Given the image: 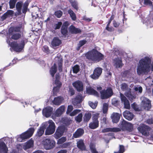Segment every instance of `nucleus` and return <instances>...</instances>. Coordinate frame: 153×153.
Here are the masks:
<instances>
[{
	"label": "nucleus",
	"mask_w": 153,
	"mask_h": 153,
	"mask_svg": "<svg viewBox=\"0 0 153 153\" xmlns=\"http://www.w3.org/2000/svg\"><path fill=\"white\" fill-rule=\"evenodd\" d=\"M56 62L53 66L52 67L50 70V73L52 76H53L54 74L56 72V67L58 66V69L60 72L62 70V60L61 57L57 56L55 58Z\"/></svg>",
	"instance_id": "nucleus-2"
},
{
	"label": "nucleus",
	"mask_w": 153,
	"mask_h": 153,
	"mask_svg": "<svg viewBox=\"0 0 153 153\" xmlns=\"http://www.w3.org/2000/svg\"><path fill=\"white\" fill-rule=\"evenodd\" d=\"M142 103L141 105L145 109L148 110L151 107V102L150 100L146 97H142L141 98Z\"/></svg>",
	"instance_id": "nucleus-10"
},
{
	"label": "nucleus",
	"mask_w": 153,
	"mask_h": 153,
	"mask_svg": "<svg viewBox=\"0 0 153 153\" xmlns=\"http://www.w3.org/2000/svg\"><path fill=\"white\" fill-rule=\"evenodd\" d=\"M21 36V35L19 33H15L14 32L13 34L12 35L11 38L12 39L14 40H16L19 39Z\"/></svg>",
	"instance_id": "nucleus-40"
},
{
	"label": "nucleus",
	"mask_w": 153,
	"mask_h": 153,
	"mask_svg": "<svg viewBox=\"0 0 153 153\" xmlns=\"http://www.w3.org/2000/svg\"><path fill=\"white\" fill-rule=\"evenodd\" d=\"M65 130V127L63 126L59 127L54 135V137L56 139L59 138L63 135Z\"/></svg>",
	"instance_id": "nucleus-11"
},
{
	"label": "nucleus",
	"mask_w": 153,
	"mask_h": 153,
	"mask_svg": "<svg viewBox=\"0 0 153 153\" xmlns=\"http://www.w3.org/2000/svg\"><path fill=\"white\" fill-rule=\"evenodd\" d=\"M45 130V128L42 124V126L38 129L37 133L36 134V136L40 137L44 134Z\"/></svg>",
	"instance_id": "nucleus-33"
},
{
	"label": "nucleus",
	"mask_w": 153,
	"mask_h": 153,
	"mask_svg": "<svg viewBox=\"0 0 153 153\" xmlns=\"http://www.w3.org/2000/svg\"><path fill=\"white\" fill-rule=\"evenodd\" d=\"M91 117V114L89 113H86L84 117V120L86 121H88Z\"/></svg>",
	"instance_id": "nucleus-43"
},
{
	"label": "nucleus",
	"mask_w": 153,
	"mask_h": 153,
	"mask_svg": "<svg viewBox=\"0 0 153 153\" xmlns=\"http://www.w3.org/2000/svg\"><path fill=\"white\" fill-rule=\"evenodd\" d=\"M147 122L149 124H152L153 123V119H149L147 120Z\"/></svg>",
	"instance_id": "nucleus-61"
},
{
	"label": "nucleus",
	"mask_w": 153,
	"mask_h": 153,
	"mask_svg": "<svg viewBox=\"0 0 153 153\" xmlns=\"http://www.w3.org/2000/svg\"><path fill=\"white\" fill-rule=\"evenodd\" d=\"M65 107L64 105H62L56 111L55 115L56 117H59L64 112Z\"/></svg>",
	"instance_id": "nucleus-21"
},
{
	"label": "nucleus",
	"mask_w": 153,
	"mask_h": 153,
	"mask_svg": "<svg viewBox=\"0 0 153 153\" xmlns=\"http://www.w3.org/2000/svg\"><path fill=\"white\" fill-rule=\"evenodd\" d=\"M35 129L33 128L29 129L26 132L23 133L21 135L17 136V141L21 142L23 141L24 140L30 138L32 135Z\"/></svg>",
	"instance_id": "nucleus-4"
},
{
	"label": "nucleus",
	"mask_w": 153,
	"mask_h": 153,
	"mask_svg": "<svg viewBox=\"0 0 153 153\" xmlns=\"http://www.w3.org/2000/svg\"><path fill=\"white\" fill-rule=\"evenodd\" d=\"M62 14V12L60 10H58L56 11L55 13V15L58 18L60 17Z\"/></svg>",
	"instance_id": "nucleus-51"
},
{
	"label": "nucleus",
	"mask_w": 153,
	"mask_h": 153,
	"mask_svg": "<svg viewBox=\"0 0 153 153\" xmlns=\"http://www.w3.org/2000/svg\"><path fill=\"white\" fill-rule=\"evenodd\" d=\"M14 14V12L12 10H8L2 16V20L5 19L6 18L12 16Z\"/></svg>",
	"instance_id": "nucleus-25"
},
{
	"label": "nucleus",
	"mask_w": 153,
	"mask_h": 153,
	"mask_svg": "<svg viewBox=\"0 0 153 153\" xmlns=\"http://www.w3.org/2000/svg\"><path fill=\"white\" fill-rule=\"evenodd\" d=\"M70 31L71 33H79L81 32L80 30L75 28L73 25H71L70 27Z\"/></svg>",
	"instance_id": "nucleus-34"
},
{
	"label": "nucleus",
	"mask_w": 153,
	"mask_h": 153,
	"mask_svg": "<svg viewBox=\"0 0 153 153\" xmlns=\"http://www.w3.org/2000/svg\"><path fill=\"white\" fill-rule=\"evenodd\" d=\"M120 97L121 102L124 103V108L127 109H129L130 106L128 100L124 95L122 93H120Z\"/></svg>",
	"instance_id": "nucleus-15"
},
{
	"label": "nucleus",
	"mask_w": 153,
	"mask_h": 153,
	"mask_svg": "<svg viewBox=\"0 0 153 153\" xmlns=\"http://www.w3.org/2000/svg\"><path fill=\"white\" fill-rule=\"evenodd\" d=\"M99 114L98 113H95L93 114L92 117V119L93 121H98L97 119L98 117Z\"/></svg>",
	"instance_id": "nucleus-54"
},
{
	"label": "nucleus",
	"mask_w": 153,
	"mask_h": 153,
	"mask_svg": "<svg viewBox=\"0 0 153 153\" xmlns=\"http://www.w3.org/2000/svg\"><path fill=\"white\" fill-rule=\"evenodd\" d=\"M28 5V1H26L24 3L23 5L24 9L23 10V12L24 13L25 12L27 9V7Z\"/></svg>",
	"instance_id": "nucleus-55"
},
{
	"label": "nucleus",
	"mask_w": 153,
	"mask_h": 153,
	"mask_svg": "<svg viewBox=\"0 0 153 153\" xmlns=\"http://www.w3.org/2000/svg\"><path fill=\"white\" fill-rule=\"evenodd\" d=\"M17 1V0H10L9 1L10 8L12 9L15 7V4Z\"/></svg>",
	"instance_id": "nucleus-41"
},
{
	"label": "nucleus",
	"mask_w": 153,
	"mask_h": 153,
	"mask_svg": "<svg viewBox=\"0 0 153 153\" xmlns=\"http://www.w3.org/2000/svg\"><path fill=\"white\" fill-rule=\"evenodd\" d=\"M86 41L85 40H83L80 41L78 44L79 48L78 49V50H79V48L85 44L86 43Z\"/></svg>",
	"instance_id": "nucleus-50"
},
{
	"label": "nucleus",
	"mask_w": 153,
	"mask_h": 153,
	"mask_svg": "<svg viewBox=\"0 0 153 153\" xmlns=\"http://www.w3.org/2000/svg\"><path fill=\"white\" fill-rule=\"evenodd\" d=\"M114 66L117 68L121 67L122 66L121 60L119 58L114 59Z\"/></svg>",
	"instance_id": "nucleus-28"
},
{
	"label": "nucleus",
	"mask_w": 153,
	"mask_h": 153,
	"mask_svg": "<svg viewBox=\"0 0 153 153\" xmlns=\"http://www.w3.org/2000/svg\"><path fill=\"white\" fill-rule=\"evenodd\" d=\"M86 91L88 94H93L96 96H98V93L95 90L91 87H88L86 88Z\"/></svg>",
	"instance_id": "nucleus-31"
},
{
	"label": "nucleus",
	"mask_w": 153,
	"mask_h": 153,
	"mask_svg": "<svg viewBox=\"0 0 153 153\" xmlns=\"http://www.w3.org/2000/svg\"><path fill=\"white\" fill-rule=\"evenodd\" d=\"M102 71V69L98 67L94 70L93 74L90 75L91 77L95 79L98 78L101 75Z\"/></svg>",
	"instance_id": "nucleus-13"
},
{
	"label": "nucleus",
	"mask_w": 153,
	"mask_h": 153,
	"mask_svg": "<svg viewBox=\"0 0 153 153\" xmlns=\"http://www.w3.org/2000/svg\"><path fill=\"white\" fill-rule=\"evenodd\" d=\"M125 128L128 131H131L133 130V126L132 124L128 123Z\"/></svg>",
	"instance_id": "nucleus-47"
},
{
	"label": "nucleus",
	"mask_w": 153,
	"mask_h": 153,
	"mask_svg": "<svg viewBox=\"0 0 153 153\" xmlns=\"http://www.w3.org/2000/svg\"><path fill=\"white\" fill-rule=\"evenodd\" d=\"M120 25V24L118 22H116L115 21L113 22V25L115 27H118Z\"/></svg>",
	"instance_id": "nucleus-60"
},
{
	"label": "nucleus",
	"mask_w": 153,
	"mask_h": 153,
	"mask_svg": "<svg viewBox=\"0 0 153 153\" xmlns=\"http://www.w3.org/2000/svg\"><path fill=\"white\" fill-rule=\"evenodd\" d=\"M7 149L5 144L3 142L0 141V153L3 152L4 153H7Z\"/></svg>",
	"instance_id": "nucleus-26"
},
{
	"label": "nucleus",
	"mask_w": 153,
	"mask_h": 153,
	"mask_svg": "<svg viewBox=\"0 0 153 153\" xmlns=\"http://www.w3.org/2000/svg\"><path fill=\"white\" fill-rule=\"evenodd\" d=\"M108 104L106 103H104L103 104L102 111L104 113L107 112L108 111Z\"/></svg>",
	"instance_id": "nucleus-39"
},
{
	"label": "nucleus",
	"mask_w": 153,
	"mask_h": 153,
	"mask_svg": "<svg viewBox=\"0 0 153 153\" xmlns=\"http://www.w3.org/2000/svg\"><path fill=\"white\" fill-rule=\"evenodd\" d=\"M7 42L14 50L16 52L21 51L24 48L25 45L24 41L22 42L21 43L19 44H18L16 42H13L10 43L9 39L7 40Z\"/></svg>",
	"instance_id": "nucleus-6"
},
{
	"label": "nucleus",
	"mask_w": 153,
	"mask_h": 153,
	"mask_svg": "<svg viewBox=\"0 0 153 153\" xmlns=\"http://www.w3.org/2000/svg\"><path fill=\"white\" fill-rule=\"evenodd\" d=\"M68 13L70 14V16L73 20H75L76 19V17L75 13L71 10H69L68 11Z\"/></svg>",
	"instance_id": "nucleus-37"
},
{
	"label": "nucleus",
	"mask_w": 153,
	"mask_h": 153,
	"mask_svg": "<svg viewBox=\"0 0 153 153\" xmlns=\"http://www.w3.org/2000/svg\"><path fill=\"white\" fill-rule=\"evenodd\" d=\"M90 149L92 153H102V152H98L95 148V146L94 144L91 143L90 145Z\"/></svg>",
	"instance_id": "nucleus-35"
},
{
	"label": "nucleus",
	"mask_w": 153,
	"mask_h": 153,
	"mask_svg": "<svg viewBox=\"0 0 153 153\" xmlns=\"http://www.w3.org/2000/svg\"><path fill=\"white\" fill-rule=\"evenodd\" d=\"M69 1L71 3L72 6L76 10H77L78 7L76 2L74 0H69Z\"/></svg>",
	"instance_id": "nucleus-42"
},
{
	"label": "nucleus",
	"mask_w": 153,
	"mask_h": 153,
	"mask_svg": "<svg viewBox=\"0 0 153 153\" xmlns=\"http://www.w3.org/2000/svg\"><path fill=\"white\" fill-rule=\"evenodd\" d=\"M98 121H93L89 125L90 128L92 129H95L97 128L99 125Z\"/></svg>",
	"instance_id": "nucleus-36"
},
{
	"label": "nucleus",
	"mask_w": 153,
	"mask_h": 153,
	"mask_svg": "<svg viewBox=\"0 0 153 153\" xmlns=\"http://www.w3.org/2000/svg\"><path fill=\"white\" fill-rule=\"evenodd\" d=\"M63 99V98L61 97H56L54 98L53 103L55 105H59L62 103Z\"/></svg>",
	"instance_id": "nucleus-24"
},
{
	"label": "nucleus",
	"mask_w": 153,
	"mask_h": 153,
	"mask_svg": "<svg viewBox=\"0 0 153 153\" xmlns=\"http://www.w3.org/2000/svg\"><path fill=\"white\" fill-rule=\"evenodd\" d=\"M82 114H79L78 116H76L75 118V120L76 121H77L78 122H80L82 119Z\"/></svg>",
	"instance_id": "nucleus-48"
},
{
	"label": "nucleus",
	"mask_w": 153,
	"mask_h": 153,
	"mask_svg": "<svg viewBox=\"0 0 153 153\" xmlns=\"http://www.w3.org/2000/svg\"><path fill=\"white\" fill-rule=\"evenodd\" d=\"M101 97L102 99H107L111 97L112 94V91L111 88H108L106 90H103L100 91Z\"/></svg>",
	"instance_id": "nucleus-9"
},
{
	"label": "nucleus",
	"mask_w": 153,
	"mask_h": 153,
	"mask_svg": "<svg viewBox=\"0 0 153 153\" xmlns=\"http://www.w3.org/2000/svg\"><path fill=\"white\" fill-rule=\"evenodd\" d=\"M118 102V101H117V100L115 98L113 99L112 100V103L113 105H117Z\"/></svg>",
	"instance_id": "nucleus-58"
},
{
	"label": "nucleus",
	"mask_w": 153,
	"mask_h": 153,
	"mask_svg": "<svg viewBox=\"0 0 153 153\" xmlns=\"http://www.w3.org/2000/svg\"><path fill=\"white\" fill-rule=\"evenodd\" d=\"M68 25L69 23L67 22H65L63 24L61 29V33L63 35H65L67 33V28Z\"/></svg>",
	"instance_id": "nucleus-29"
},
{
	"label": "nucleus",
	"mask_w": 153,
	"mask_h": 153,
	"mask_svg": "<svg viewBox=\"0 0 153 153\" xmlns=\"http://www.w3.org/2000/svg\"><path fill=\"white\" fill-rule=\"evenodd\" d=\"M83 97L81 94L78 95L73 101V104L75 105L76 103H80L83 100Z\"/></svg>",
	"instance_id": "nucleus-27"
},
{
	"label": "nucleus",
	"mask_w": 153,
	"mask_h": 153,
	"mask_svg": "<svg viewBox=\"0 0 153 153\" xmlns=\"http://www.w3.org/2000/svg\"><path fill=\"white\" fill-rule=\"evenodd\" d=\"M42 125L45 128L48 126L45 132L46 135H51L54 133L55 129V125L54 122L51 120L44 123Z\"/></svg>",
	"instance_id": "nucleus-3"
},
{
	"label": "nucleus",
	"mask_w": 153,
	"mask_h": 153,
	"mask_svg": "<svg viewBox=\"0 0 153 153\" xmlns=\"http://www.w3.org/2000/svg\"><path fill=\"white\" fill-rule=\"evenodd\" d=\"M66 151L65 150H62L59 151L57 153H66Z\"/></svg>",
	"instance_id": "nucleus-64"
},
{
	"label": "nucleus",
	"mask_w": 153,
	"mask_h": 153,
	"mask_svg": "<svg viewBox=\"0 0 153 153\" xmlns=\"http://www.w3.org/2000/svg\"><path fill=\"white\" fill-rule=\"evenodd\" d=\"M120 115L118 113H113L111 116L112 121L113 123H117L119 121Z\"/></svg>",
	"instance_id": "nucleus-17"
},
{
	"label": "nucleus",
	"mask_w": 153,
	"mask_h": 153,
	"mask_svg": "<svg viewBox=\"0 0 153 153\" xmlns=\"http://www.w3.org/2000/svg\"><path fill=\"white\" fill-rule=\"evenodd\" d=\"M72 70L74 73L76 74L79 71L80 67L78 65H75L73 67Z\"/></svg>",
	"instance_id": "nucleus-38"
},
{
	"label": "nucleus",
	"mask_w": 153,
	"mask_h": 153,
	"mask_svg": "<svg viewBox=\"0 0 153 153\" xmlns=\"http://www.w3.org/2000/svg\"><path fill=\"white\" fill-rule=\"evenodd\" d=\"M84 133V131L81 128H79L74 134L73 136L75 138L81 136Z\"/></svg>",
	"instance_id": "nucleus-30"
},
{
	"label": "nucleus",
	"mask_w": 153,
	"mask_h": 153,
	"mask_svg": "<svg viewBox=\"0 0 153 153\" xmlns=\"http://www.w3.org/2000/svg\"><path fill=\"white\" fill-rule=\"evenodd\" d=\"M33 141L32 140H30L29 141L25 143L23 146V149L26 150L33 146Z\"/></svg>",
	"instance_id": "nucleus-19"
},
{
	"label": "nucleus",
	"mask_w": 153,
	"mask_h": 153,
	"mask_svg": "<svg viewBox=\"0 0 153 153\" xmlns=\"http://www.w3.org/2000/svg\"><path fill=\"white\" fill-rule=\"evenodd\" d=\"M89 104L90 107L92 108L95 109L97 105V103L95 102V103H94L91 102H89Z\"/></svg>",
	"instance_id": "nucleus-52"
},
{
	"label": "nucleus",
	"mask_w": 153,
	"mask_h": 153,
	"mask_svg": "<svg viewBox=\"0 0 153 153\" xmlns=\"http://www.w3.org/2000/svg\"><path fill=\"white\" fill-rule=\"evenodd\" d=\"M42 144L45 149L49 150L53 148L54 146L55 142L53 140L46 139L43 140Z\"/></svg>",
	"instance_id": "nucleus-7"
},
{
	"label": "nucleus",
	"mask_w": 153,
	"mask_h": 153,
	"mask_svg": "<svg viewBox=\"0 0 153 153\" xmlns=\"http://www.w3.org/2000/svg\"><path fill=\"white\" fill-rule=\"evenodd\" d=\"M77 147L81 150H85V146L84 145L83 141L82 140H79L77 142Z\"/></svg>",
	"instance_id": "nucleus-32"
},
{
	"label": "nucleus",
	"mask_w": 153,
	"mask_h": 153,
	"mask_svg": "<svg viewBox=\"0 0 153 153\" xmlns=\"http://www.w3.org/2000/svg\"><path fill=\"white\" fill-rule=\"evenodd\" d=\"M124 151V146L123 145H120L119 150L117 152H114V153H123Z\"/></svg>",
	"instance_id": "nucleus-46"
},
{
	"label": "nucleus",
	"mask_w": 153,
	"mask_h": 153,
	"mask_svg": "<svg viewBox=\"0 0 153 153\" xmlns=\"http://www.w3.org/2000/svg\"><path fill=\"white\" fill-rule=\"evenodd\" d=\"M59 76L56 75V79L55 82L54 86L53 88V90L54 91H56L58 90L61 85V84L60 82L59 81L58 78Z\"/></svg>",
	"instance_id": "nucleus-20"
},
{
	"label": "nucleus",
	"mask_w": 153,
	"mask_h": 153,
	"mask_svg": "<svg viewBox=\"0 0 153 153\" xmlns=\"http://www.w3.org/2000/svg\"><path fill=\"white\" fill-rule=\"evenodd\" d=\"M62 25V23L61 22H59L58 23V24L56 25V27H55V29H59L61 25Z\"/></svg>",
	"instance_id": "nucleus-59"
},
{
	"label": "nucleus",
	"mask_w": 153,
	"mask_h": 153,
	"mask_svg": "<svg viewBox=\"0 0 153 153\" xmlns=\"http://www.w3.org/2000/svg\"><path fill=\"white\" fill-rule=\"evenodd\" d=\"M85 56L88 59L94 62H99L104 58L102 54L94 49L88 52Z\"/></svg>",
	"instance_id": "nucleus-1"
},
{
	"label": "nucleus",
	"mask_w": 153,
	"mask_h": 153,
	"mask_svg": "<svg viewBox=\"0 0 153 153\" xmlns=\"http://www.w3.org/2000/svg\"><path fill=\"white\" fill-rule=\"evenodd\" d=\"M73 108L72 105H69L68 106L67 110L66 112V113L67 114H69V115L71 116H74L76 114L79 113L80 112V110L79 109H76L74 110L72 112H71L73 110Z\"/></svg>",
	"instance_id": "nucleus-14"
},
{
	"label": "nucleus",
	"mask_w": 153,
	"mask_h": 153,
	"mask_svg": "<svg viewBox=\"0 0 153 153\" xmlns=\"http://www.w3.org/2000/svg\"><path fill=\"white\" fill-rule=\"evenodd\" d=\"M66 140V138L65 137H63L58 140L57 143L58 144H61L64 142Z\"/></svg>",
	"instance_id": "nucleus-53"
},
{
	"label": "nucleus",
	"mask_w": 153,
	"mask_h": 153,
	"mask_svg": "<svg viewBox=\"0 0 153 153\" xmlns=\"http://www.w3.org/2000/svg\"><path fill=\"white\" fill-rule=\"evenodd\" d=\"M144 3L146 5L151 6L152 5V2L150 0H144Z\"/></svg>",
	"instance_id": "nucleus-56"
},
{
	"label": "nucleus",
	"mask_w": 153,
	"mask_h": 153,
	"mask_svg": "<svg viewBox=\"0 0 153 153\" xmlns=\"http://www.w3.org/2000/svg\"><path fill=\"white\" fill-rule=\"evenodd\" d=\"M134 90L136 91H138L140 93H141L143 91V88L140 86H134Z\"/></svg>",
	"instance_id": "nucleus-44"
},
{
	"label": "nucleus",
	"mask_w": 153,
	"mask_h": 153,
	"mask_svg": "<svg viewBox=\"0 0 153 153\" xmlns=\"http://www.w3.org/2000/svg\"><path fill=\"white\" fill-rule=\"evenodd\" d=\"M124 117L129 120H131L134 117L133 114L129 111L126 110L125 111L123 114Z\"/></svg>",
	"instance_id": "nucleus-18"
},
{
	"label": "nucleus",
	"mask_w": 153,
	"mask_h": 153,
	"mask_svg": "<svg viewBox=\"0 0 153 153\" xmlns=\"http://www.w3.org/2000/svg\"><path fill=\"white\" fill-rule=\"evenodd\" d=\"M61 43L60 40L56 37H55L53 39L51 42V45L53 47H56L59 46Z\"/></svg>",
	"instance_id": "nucleus-23"
},
{
	"label": "nucleus",
	"mask_w": 153,
	"mask_h": 153,
	"mask_svg": "<svg viewBox=\"0 0 153 153\" xmlns=\"http://www.w3.org/2000/svg\"><path fill=\"white\" fill-rule=\"evenodd\" d=\"M52 111L53 108L52 107H48L43 110V114L46 117H49L51 116Z\"/></svg>",
	"instance_id": "nucleus-16"
},
{
	"label": "nucleus",
	"mask_w": 153,
	"mask_h": 153,
	"mask_svg": "<svg viewBox=\"0 0 153 153\" xmlns=\"http://www.w3.org/2000/svg\"><path fill=\"white\" fill-rule=\"evenodd\" d=\"M106 29L109 31H112L114 30V29L112 27H110L109 26H106Z\"/></svg>",
	"instance_id": "nucleus-62"
},
{
	"label": "nucleus",
	"mask_w": 153,
	"mask_h": 153,
	"mask_svg": "<svg viewBox=\"0 0 153 153\" xmlns=\"http://www.w3.org/2000/svg\"><path fill=\"white\" fill-rule=\"evenodd\" d=\"M121 88L123 91H125L124 94L130 100H133L136 97L134 95H132L131 93V89L128 87V86L126 83H122Z\"/></svg>",
	"instance_id": "nucleus-5"
},
{
	"label": "nucleus",
	"mask_w": 153,
	"mask_h": 153,
	"mask_svg": "<svg viewBox=\"0 0 153 153\" xmlns=\"http://www.w3.org/2000/svg\"><path fill=\"white\" fill-rule=\"evenodd\" d=\"M32 17L33 18H34V19H36L39 17L38 13L37 12L36 13H32Z\"/></svg>",
	"instance_id": "nucleus-57"
},
{
	"label": "nucleus",
	"mask_w": 153,
	"mask_h": 153,
	"mask_svg": "<svg viewBox=\"0 0 153 153\" xmlns=\"http://www.w3.org/2000/svg\"><path fill=\"white\" fill-rule=\"evenodd\" d=\"M22 4V2H18L16 4V9L19 12L21 11Z\"/></svg>",
	"instance_id": "nucleus-45"
},
{
	"label": "nucleus",
	"mask_w": 153,
	"mask_h": 153,
	"mask_svg": "<svg viewBox=\"0 0 153 153\" xmlns=\"http://www.w3.org/2000/svg\"><path fill=\"white\" fill-rule=\"evenodd\" d=\"M120 130V128H106L103 129L102 130V132L103 133L110 131L116 132L119 131Z\"/></svg>",
	"instance_id": "nucleus-22"
},
{
	"label": "nucleus",
	"mask_w": 153,
	"mask_h": 153,
	"mask_svg": "<svg viewBox=\"0 0 153 153\" xmlns=\"http://www.w3.org/2000/svg\"><path fill=\"white\" fill-rule=\"evenodd\" d=\"M136 107L137 105L134 103H133L132 105V107L135 110L138 111V109Z\"/></svg>",
	"instance_id": "nucleus-63"
},
{
	"label": "nucleus",
	"mask_w": 153,
	"mask_h": 153,
	"mask_svg": "<svg viewBox=\"0 0 153 153\" xmlns=\"http://www.w3.org/2000/svg\"><path fill=\"white\" fill-rule=\"evenodd\" d=\"M137 129L142 134L145 136H148L149 134V131L151 128L148 126L141 124L138 127Z\"/></svg>",
	"instance_id": "nucleus-8"
},
{
	"label": "nucleus",
	"mask_w": 153,
	"mask_h": 153,
	"mask_svg": "<svg viewBox=\"0 0 153 153\" xmlns=\"http://www.w3.org/2000/svg\"><path fill=\"white\" fill-rule=\"evenodd\" d=\"M72 85L77 91L80 92L83 91L84 85L82 81H76L73 82Z\"/></svg>",
	"instance_id": "nucleus-12"
},
{
	"label": "nucleus",
	"mask_w": 153,
	"mask_h": 153,
	"mask_svg": "<svg viewBox=\"0 0 153 153\" xmlns=\"http://www.w3.org/2000/svg\"><path fill=\"white\" fill-rule=\"evenodd\" d=\"M128 123L126 122L125 120H123L121 123V125L120 127L122 128H125L126 127Z\"/></svg>",
	"instance_id": "nucleus-49"
}]
</instances>
